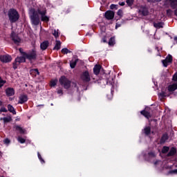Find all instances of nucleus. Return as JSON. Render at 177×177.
I'll return each instance as SVG.
<instances>
[{"label": "nucleus", "instance_id": "1", "mask_svg": "<svg viewBox=\"0 0 177 177\" xmlns=\"http://www.w3.org/2000/svg\"><path fill=\"white\" fill-rule=\"evenodd\" d=\"M47 10L46 8H38L37 10L35 8H31L30 10V18L32 25L37 26L40 24V18L39 15H41V20L43 22L48 23L50 21L49 17L46 16Z\"/></svg>", "mask_w": 177, "mask_h": 177}, {"label": "nucleus", "instance_id": "2", "mask_svg": "<svg viewBox=\"0 0 177 177\" xmlns=\"http://www.w3.org/2000/svg\"><path fill=\"white\" fill-rule=\"evenodd\" d=\"M19 51L21 55H24L26 57V59L32 64L33 62H35L37 59L38 54L35 48L29 50L28 52L24 51L23 48H20Z\"/></svg>", "mask_w": 177, "mask_h": 177}, {"label": "nucleus", "instance_id": "3", "mask_svg": "<svg viewBox=\"0 0 177 177\" xmlns=\"http://www.w3.org/2000/svg\"><path fill=\"white\" fill-rule=\"evenodd\" d=\"M8 15L9 21L11 24H15L17 22L20 17L18 11L15 8H11L10 10H9Z\"/></svg>", "mask_w": 177, "mask_h": 177}, {"label": "nucleus", "instance_id": "4", "mask_svg": "<svg viewBox=\"0 0 177 177\" xmlns=\"http://www.w3.org/2000/svg\"><path fill=\"white\" fill-rule=\"evenodd\" d=\"M59 84L64 88V89L69 90L71 87V80L65 75H62L59 77Z\"/></svg>", "mask_w": 177, "mask_h": 177}, {"label": "nucleus", "instance_id": "5", "mask_svg": "<svg viewBox=\"0 0 177 177\" xmlns=\"http://www.w3.org/2000/svg\"><path fill=\"white\" fill-rule=\"evenodd\" d=\"M22 56L16 57L15 62H13V68L15 70L17 69L18 66L26 62V57L24 54H21Z\"/></svg>", "mask_w": 177, "mask_h": 177}, {"label": "nucleus", "instance_id": "6", "mask_svg": "<svg viewBox=\"0 0 177 177\" xmlns=\"http://www.w3.org/2000/svg\"><path fill=\"white\" fill-rule=\"evenodd\" d=\"M138 14L142 17H147L149 15V7L147 5H141L138 9Z\"/></svg>", "mask_w": 177, "mask_h": 177}, {"label": "nucleus", "instance_id": "7", "mask_svg": "<svg viewBox=\"0 0 177 177\" xmlns=\"http://www.w3.org/2000/svg\"><path fill=\"white\" fill-rule=\"evenodd\" d=\"M82 81L84 83H88L91 80V75L88 72V71H84L83 73H82Z\"/></svg>", "mask_w": 177, "mask_h": 177}, {"label": "nucleus", "instance_id": "8", "mask_svg": "<svg viewBox=\"0 0 177 177\" xmlns=\"http://www.w3.org/2000/svg\"><path fill=\"white\" fill-rule=\"evenodd\" d=\"M10 37L15 45H19L21 41V39L19 38V35L14 31L12 32Z\"/></svg>", "mask_w": 177, "mask_h": 177}, {"label": "nucleus", "instance_id": "9", "mask_svg": "<svg viewBox=\"0 0 177 177\" xmlns=\"http://www.w3.org/2000/svg\"><path fill=\"white\" fill-rule=\"evenodd\" d=\"M12 60V57L10 55H0V61L2 63H10Z\"/></svg>", "mask_w": 177, "mask_h": 177}, {"label": "nucleus", "instance_id": "10", "mask_svg": "<svg viewBox=\"0 0 177 177\" xmlns=\"http://www.w3.org/2000/svg\"><path fill=\"white\" fill-rule=\"evenodd\" d=\"M177 90V83H174L172 84H169L167 86V91L169 93L167 95V97H169L171 95L174 94V92L176 91Z\"/></svg>", "mask_w": 177, "mask_h": 177}, {"label": "nucleus", "instance_id": "11", "mask_svg": "<svg viewBox=\"0 0 177 177\" xmlns=\"http://www.w3.org/2000/svg\"><path fill=\"white\" fill-rule=\"evenodd\" d=\"M115 17V12L112 11V10H106L104 12V18L108 20H113Z\"/></svg>", "mask_w": 177, "mask_h": 177}, {"label": "nucleus", "instance_id": "12", "mask_svg": "<svg viewBox=\"0 0 177 177\" xmlns=\"http://www.w3.org/2000/svg\"><path fill=\"white\" fill-rule=\"evenodd\" d=\"M165 5H169L173 10L177 8V0H165Z\"/></svg>", "mask_w": 177, "mask_h": 177}, {"label": "nucleus", "instance_id": "13", "mask_svg": "<svg viewBox=\"0 0 177 177\" xmlns=\"http://www.w3.org/2000/svg\"><path fill=\"white\" fill-rule=\"evenodd\" d=\"M106 84L110 85L111 87V93L113 94L114 93V80L113 77H109L106 79Z\"/></svg>", "mask_w": 177, "mask_h": 177}, {"label": "nucleus", "instance_id": "14", "mask_svg": "<svg viewBox=\"0 0 177 177\" xmlns=\"http://www.w3.org/2000/svg\"><path fill=\"white\" fill-rule=\"evenodd\" d=\"M28 101V97L27 95H21L19 97V104H24V103L27 102Z\"/></svg>", "mask_w": 177, "mask_h": 177}, {"label": "nucleus", "instance_id": "15", "mask_svg": "<svg viewBox=\"0 0 177 177\" xmlns=\"http://www.w3.org/2000/svg\"><path fill=\"white\" fill-rule=\"evenodd\" d=\"M140 114L147 120H149L151 118V113L145 109L140 111Z\"/></svg>", "mask_w": 177, "mask_h": 177}, {"label": "nucleus", "instance_id": "16", "mask_svg": "<svg viewBox=\"0 0 177 177\" xmlns=\"http://www.w3.org/2000/svg\"><path fill=\"white\" fill-rule=\"evenodd\" d=\"M101 69L102 66L100 64H95V66H94V68H93V72L94 73V75H98L100 73Z\"/></svg>", "mask_w": 177, "mask_h": 177}, {"label": "nucleus", "instance_id": "17", "mask_svg": "<svg viewBox=\"0 0 177 177\" xmlns=\"http://www.w3.org/2000/svg\"><path fill=\"white\" fill-rule=\"evenodd\" d=\"M177 151H176V148L174 147H172L170 150L169 151V152L167 154V157H171L174 156L176 154Z\"/></svg>", "mask_w": 177, "mask_h": 177}, {"label": "nucleus", "instance_id": "18", "mask_svg": "<svg viewBox=\"0 0 177 177\" xmlns=\"http://www.w3.org/2000/svg\"><path fill=\"white\" fill-rule=\"evenodd\" d=\"M6 93L8 97H12L15 95V89L9 87L6 90Z\"/></svg>", "mask_w": 177, "mask_h": 177}, {"label": "nucleus", "instance_id": "19", "mask_svg": "<svg viewBox=\"0 0 177 177\" xmlns=\"http://www.w3.org/2000/svg\"><path fill=\"white\" fill-rule=\"evenodd\" d=\"M30 75L32 77H36L37 75H39V72L38 68H32L30 71Z\"/></svg>", "mask_w": 177, "mask_h": 177}, {"label": "nucleus", "instance_id": "20", "mask_svg": "<svg viewBox=\"0 0 177 177\" xmlns=\"http://www.w3.org/2000/svg\"><path fill=\"white\" fill-rule=\"evenodd\" d=\"M48 46H49V41H44L41 44L40 47L42 50H46L48 48Z\"/></svg>", "mask_w": 177, "mask_h": 177}, {"label": "nucleus", "instance_id": "21", "mask_svg": "<svg viewBox=\"0 0 177 177\" xmlns=\"http://www.w3.org/2000/svg\"><path fill=\"white\" fill-rule=\"evenodd\" d=\"M62 42L59 40H55V46L53 48V50H59L61 48Z\"/></svg>", "mask_w": 177, "mask_h": 177}, {"label": "nucleus", "instance_id": "22", "mask_svg": "<svg viewBox=\"0 0 177 177\" xmlns=\"http://www.w3.org/2000/svg\"><path fill=\"white\" fill-rule=\"evenodd\" d=\"M168 138H169V137L167 133L162 134V136H161L160 140V144L165 143V142L168 140Z\"/></svg>", "mask_w": 177, "mask_h": 177}, {"label": "nucleus", "instance_id": "23", "mask_svg": "<svg viewBox=\"0 0 177 177\" xmlns=\"http://www.w3.org/2000/svg\"><path fill=\"white\" fill-rule=\"evenodd\" d=\"M0 120H1H1H3V122H4L5 124H6V123L10 122L12 120V118L11 116H8V117L1 118H0Z\"/></svg>", "mask_w": 177, "mask_h": 177}, {"label": "nucleus", "instance_id": "24", "mask_svg": "<svg viewBox=\"0 0 177 177\" xmlns=\"http://www.w3.org/2000/svg\"><path fill=\"white\" fill-rule=\"evenodd\" d=\"M163 26H164L163 22L153 23V27L156 29L163 28Z\"/></svg>", "mask_w": 177, "mask_h": 177}, {"label": "nucleus", "instance_id": "25", "mask_svg": "<svg viewBox=\"0 0 177 177\" xmlns=\"http://www.w3.org/2000/svg\"><path fill=\"white\" fill-rule=\"evenodd\" d=\"M8 111L10 113H12L13 115H16L17 114V111H15V109L13 107L12 105L8 104Z\"/></svg>", "mask_w": 177, "mask_h": 177}, {"label": "nucleus", "instance_id": "26", "mask_svg": "<svg viewBox=\"0 0 177 177\" xmlns=\"http://www.w3.org/2000/svg\"><path fill=\"white\" fill-rule=\"evenodd\" d=\"M151 127L148 126L144 128V133L146 136H149L151 134Z\"/></svg>", "mask_w": 177, "mask_h": 177}, {"label": "nucleus", "instance_id": "27", "mask_svg": "<svg viewBox=\"0 0 177 177\" xmlns=\"http://www.w3.org/2000/svg\"><path fill=\"white\" fill-rule=\"evenodd\" d=\"M108 44L109 46H113L115 44V39L114 37H110Z\"/></svg>", "mask_w": 177, "mask_h": 177}, {"label": "nucleus", "instance_id": "28", "mask_svg": "<svg viewBox=\"0 0 177 177\" xmlns=\"http://www.w3.org/2000/svg\"><path fill=\"white\" fill-rule=\"evenodd\" d=\"M15 129L17 131H19L21 134H24L25 133L24 129L19 125H16L15 127Z\"/></svg>", "mask_w": 177, "mask_h": 177}, {"label": "nucleus", "instance_id": "29", "mask_svg": "<svg viewBox=\"0 0 177 177\" xmlns=\"http://www.w3.org/2000/svg\"><path fill=\"white\" fill-rule=\"evenodd\" d=\"M169 149H170L169 147L163 146L161 150V153L162 154H166L169 151Z\"/></svg>", "mask_w": 177, "mask_h": 177}, {"label": "nucleus", "instance_id": "30", "mask_svg": "<svg viewBox=\"0 0 177 177\" xmlns=\"http://www.w3.org/2000/svg\"><path fill=\"white\" fill-rule=\"evenodd\" d=\"M169 64L173 63V56L171 55H168L165 59Z\"/></svg>", "mask_w": 177, "mask_h": 177}, {"label": "nucleus", "instance_id": "31", "mask_svg": "<svg viewBox=\"0 0 177 177\" xmlns=\"http://www.w3.org/2000/svg\"><path fill=\"white\" fill-rule=\"evenodd\" d=\"M57 84V80H51V81H50V87L53 88L56 86Z\"/></svg>", "mask_w": 177, "mask_h": 177}, {"label": "nucleus", "instance_id": "32", "mask_svg": "<svg viewBox=\"0 0 177 177\" xmlns=\"http://www.w3.org/2000/svg\"><path fill=\"white\" fill-rule=\"evenodd\" d=\"M134 2H135V0H126L127 6L129 8L133 6Z\"/></svg>", "mask_w": 177, "mask_h": 177}, {"label": "nucleus", "instance_id": "33", "mask_svg": "<svg viewBox=\"0 0 177 177\" xmlns=\"http://www.w3.org/2000/svg\"><path fill=\"white\" fill-rule=\"evenodd\" d=\"M61 53L64 55H67L68 53H71V51L69 50L67 48H64L62 50H61Z\"/></svg>", "mask_w": 177, "mask_h": 177}, {"label": "nucleus", "instance_id": "34", "mask_svg": "<svg viewBox=\"0 0 177 177\" xmlns=\"http://www.w3.org/2000/svg\"><path fill=\"white\" fill-rule=\"evenodd\" d=\"M77 62H78V59H76L75 61L71 62L70 64L71 68L74 69L77 65Z\"/></svg>", "mask_w": 177, "mask_h": 177}, {"label": "nucleus", "instance_id": "35", "mask_svg": "<svg viewBox=\"0 0 177 177\" xmlns=\"http://www.w3.org/2000/svg\"><path fill=\"white\" fill-rule=\"evenodd\" d=\"M110 10H118V5H115V4H111L109 6Z\"/></svg>", "mask_w": 177, "mask_h": 177}, {"label": "nucleus", "instance_id": "36", "mask_svg": "<svg viewBox=\"0 0 177 177\" xmlns=\"http://www.w3.org/2000/svg\"><path fill=\"white\" fill-rule=\"evenodd\" d=\"M6 83V81L3 80L2 77L0 76V88H1L5 85Z\"/></svg>", "mask_w": 177, "mask_h": 177}, {"label": "nucleus", "instance_id": "37", "mask_svg": "<svg viewBox=\"0 0 177 177\" xmlns=\"http://www.w3.org/2000/svg\"><path fill=\"white\" fill-rule=\"evenodd\" d=\"M117 15H118V17H120V19L122 18V17H123V11H122V10L119 9V10H118V12H117Z\"/></svg>", "mask_w": 177, "mask_h": 177}, {"label": "nucleus", "instance_id": "38", "mask_svg": "<svg viewBox=\"0 0 177 177\" xmlns=\"http://www.w3.org/2000/svg\"><path fill=\"white\" fill-rule=\"evenodd\" d=\"M59 30H54V32H53V35H54V37H55V39H57L59 37Z\"/></svg>", "mask_w": 177, "mask_h": 177}, {"label": "nucleus", "instance_id": "39", "mask_svg": "<svg viewBox=\"0 0 177 177\" xmlns=\"http://www.w3.org/2000/svg\"><path fill=\"white\" fill-rule=\"evenodd\" d=\"M148 3H160L162 1V0H147Z\"/></svg>", "mask_w": 177, "mask_h": 177}, {"label": "nucleus", "instance_id": "40", "mask_svg": "<svg viewBox=\"0 0 177 177\" xmlns=\"http://www.w3.org/2000/svg\"><path fill=\"white\" fill-rule=\"evenodd\" d=\"M37 154H38V158H39V160L41 161V164H44V163H45V160H44V159L41 157L40 153L38 152Z\"/></svg>", "mask_w": 177, "mask_h": 177}, {"label": "nucleus", "instance_id": "41", "mask_svg": "<svg viewBox=\"0 0 177 177\" xmlns=\"http://www.w3.org/2000/svg\"><path fill=\"white\" fill-rule=\"evenodd\" d=\"M18 141L21 143V144H24L26 142V139L22 138V137H19L18 138Z\"/></svg>", "mask_w": 177, "mask_h": 177}, {"label": "nucleus", "instance_id": "42", "mask_svg": "<svg viewBox=\"0 0 177 177\" xmlns=\"http://www.w3.org/2000/svg\"><path fill=\"white\" fill-rule=\"evenodd\" d=\"M162 64L165 68H167L168 66L169 63L165 59H162Z\"/></svg>", "mask_w": 177, "mask_h": 177}, {"label": "nucleus", "instance_id": "43", "mask_svg": "<svg viewBox=\"0 0 177 177\" xmlns=\"http://www.w3.org/2000/svg\"><path fill=\"white\" fill-rule=\"evenodd\" d=\"M148 156L151 157V158H155L156 157V153L153 151H149L148 153Z\"/></svg>", "mask_w": 177, "mask_h": 177}, {"label": "nucleus", "instance_id": "44", "mask_svg": "<svg viewBox=\"0 0 177 177\" xmlns=\"http://www.w3.org/2000/svg\"><path fill=\"white\" fill-rule=\"evenodd\" d=\"M172 80H173L174 82H177V72L175 73L173 75Z\"/></svg>", "mask_w": 177, "mask_h": 177}, {"label": "nucleus", "instance_id": "45", "mask_svg": "<svg viewBox=\"0 0 177 177\" xmlns=\"http://www.w3.org/2000/svg\"><path fill=\"white\" fill-rule=\"evenodd\" d=\"M166 14H167V16H171V14H172V10H171V9L167 10H166Z\"/></svg>", "mask_w": 177, "mask_h": 177}, {"label": "nucleus", "instance_id": "46", "mask_svg": "<svg viewBox=\"0 0 177 177\" xmlns=\"http://www.w3.org/2000/svg\"><path fill=\"white\" fill-rule=\"evenodd\" d=\"M160 96L161 97H167V93L165 92V91H162L160 93Z\"/></svg>", "mask_w": 177, "mask_h": 177}, {"label": "nucleus", "instance_id": "47", "mask_svg": "<svg viewBox=\"0 0 177 177\" xmlns=\"http://www.w3.org/2000/svg\"><path fill=\"white\" fill-rule=\"evenodd\" d=\"M57 93H58V95H63L64 94L63 90L57 88Z\"/></svg>", "mask_w": 177, "mask_h": 177}, {"label": "nucleus", "instance_id": "48", "mask_svg": "<svg viewBox=\"0 0 177 177\" xmlns=\"http://www.w3.org/2000/svg\"><path fill=\"white\" fill-rule=\"evenodd\" d=\"M0 112L1 113H7L8 112V110L5 107H1V109H0Z\"/></svg>", "mask_w": 177, "mask_h": 177}, {"label": "nucleus", "instance_id": "49", "mask_svg": "<svg viewBox=\"0 0 177 177\" xmlns=\"http://www.w3.org/2000/svg\"><path fill=\"white\" fill-rule=\"evenodd\" d=\"M169 174H177V169L170 170Z\"/></svg>", "mask_w": 177, "mask_h": 177}, {"label": "nucleus", "instance_id": "50", "mask_svg": "<svg viewBox=\"0 0 177 177\" xmlns=\"http://www.w3.org/2000/svg\"><path fill=\"white\" fill-rule=\"evenodd\" d=\"M4 143H5L6 145H9V144L10 143V140L9 138H6V139L4 140Z\"/></svg>", "mask_w": 177, "mask_h": 177}, {"label": "nucleus", "instance_id": "51", "mask_svg": "<svg viewBox=\"0 0 177 177\" xmlns=\"http://www.w3.org/2000/svg\"><path fill=\"white\" fill-rule=\"evenodd\" d=\"M118 5H119L120 6L123 7V6H125V2H118Z\"/></svg>", "mask_w": 177, "mask_h": 177}, {"label": "nucleus", "instance_id": "52", "mask_svg": "<svg viewBox=\"0 0 177 177\" xmlns=\"http://www.w3.org/2000/svg\"><path fill=\"white\" fill-rule=\"evenodd\" d=\"M102 41H103L104 43H106V42H107V41H106V36H104V37H102Z\"/></svg>", "mask_w": 177, "mask_h": 177}, {"label": "nucleus", "instance_id": "53", "mask_svg": "<svg viewBox=\"0 0 177 177\" xmlns=\"http://www.w3.org/2000/svg\"><path fill=\"white\" fill-rule=\"evenodd\" d=\"M174 14L176 17H177V8H175L174 11Z\"/></svg>", "mask_w": 177, "mask_h": 177}, {"label": "nucleus", "instance_id": "54", "mask_svg": "<svg viewBox=\"0 0 177 177\" xmlns=\"http://www.w3.org/2000/svg\"><path fill=\"white\" fill-rule=\"evenodd\" d=\"M37 107H44V104H38Z\"/></svg>", "mask_w": 177, "mask_h": 177}, {"label": "nucleus", "instance_id": "55", "mask_svg": "<svg viewBox=\"0 0 177 177\" xmlns=\"http://www.w3.org/2000/svg\"><path fill=\"white\" fill-rule=\"evenodd\" d=\"M101 30H102V32H104L105 31V27L104 26H102L101 28Z\"/></svg>", "mask_w": 177, "mask_h": 177}, {"label": "nucleus", "instance_id": "56", "mask_svg": "<svg viewBox=\"0 0 177 177\" xmlns=\"http://www.w3.org/2000/svg\"><path fill=\"white\" fill-rule=\"evenodd\" d=\"M174 40L175 41H176V43H177V36H176V37H174Z\"/></svg>", "mask_w": 177, "mask_h": 177}, {"label": "nucleus", "instance_id": "57", "mask_svg": "<svg viewBox=\"0 0 177 177\" xmlns=\"http://www.w3.org/2000/svg\"><path fill=\"white\" fill-rule=\"evenodd\" d=\"M3 106V102L0 100V106Z\"/></svg>", "mask_w": 177, "mask_h": 177}, {"label": "nucleus", "instance_id": "58", "mask_svg": "<svg viewBox=\"0 0 177 177\" xmlns=\"http://www.w3.org/2000/svg\"><path fill=\"white\" fill-rule=\"evenodd\" d=\"M120 25H118V24L115 25V28H118V27H120Z\"/></svg>", "mask_w": 177, "mask_h": 177}, {"label": "nucleus", "instance_id": "59", "mask_svg": "<svg viewBox=\"0 0 177 177\" xmlns=\"http://www.w3.org/2000/svg\"><path fill=\"white\" fill-rule=\"evenodd\" d=\"M154 165H157V162H154Z\"/></svg>", "mask_w": 177, "mask_h": 177}, {"label": "nucleus", "instance_id": "60", "mask_svg": "<svg viewBox=\"0 0 177 177\" xmlns=\"http://www.w3.org/2000/svg\"><path fill=\"white\" fill-rule=\"evenodd\" d=\"M0 156H1V152L0 151Z\"/></svg>", "mask_w": 177, "mask_h": 177}, {"label": "nucleus", "instance_id": "61", "mask_svg": "<svg viewBox=\"0 0 177 177\" xmlns=\"http://www.w3.org/2000/svg\"><path fill=\"white\" fill-rule=\"evenodd\" d=\"M51 106H53V103H51Z\"/></svg>", "mask_w": 177, "mask_h": 177}, {"label": "nucleus", "instance_id": "62", "mask_svg": "<svg viewBox=\"0 0 177 177\" xmlns=\"http://www.w3.org/2000/svg\"><path fill=\"white\" fill-rule=\"evenodd\" d=\"M1 177H5V176H1Z\"/></svg>", "mask_w": 177, "mask_h": 177}]
</instances>
